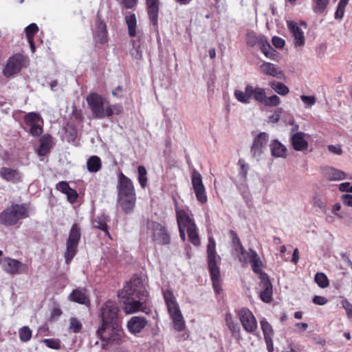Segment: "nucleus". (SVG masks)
Wrapping results in <instances>:
<instances>
[{
    "mask_svg": "<svg viewBox=\"0 0 352 352\" xmlns=\"http://www.w3.org/2000/svg\"><path fill=\"white\" fill-rule=\"evenodd\" d=\"M118 296L122 302V309L126 314L143 311L148 300L146 285L141 278L134 276L118 292Z\"/></svg>",
    "mask_w": 352,
    "mask_h": 352,
    "instance_id": "f257e3e1",
    "label": "nucleus"
},
{
    "mask_svg": "<svg viewBox=\"0 0 352 352\" xmlns=\"http://www.w3.org/2000/svg\"><path fill=\"white\" fill-rule=\"evenodd\" d=\"M118 177V201L124 212L129 213L133 210L136 201L133 183L122 173H120Z\"/></svg>",
    "mask_w": 352,
    "mask_h": 352,
    "instance_id": "f03ea898",
    "label": "nucleus"
},
{
    "mask_svg": "<svg viewBox=\"0 0 352 352\" xmlns=\"http://www.w3.org/2000/svg\"><path fill=\"white\" fill-rule=\"evenodd\" d=\"M207 258L208 265L210 271L211 279L212 281L213 288L217 294H219L221 289L220 285V272L217 265V259L220 257L217 256L216 252V243L213 237L208 239V244L207 246Z\"/></svg>",
    "mask_w": 352,
    "mask_h": 352,
    "instance_id": "7ed1b4c3",
    "label": "nucleus"
},
{
    "mask_svg": "<svg viewBox=\"0 0 352 352\" xmlns=\"http://www.w3.org/2000/svg\"><path fill=\"white\" fill-rule=\"evenodd\" d=\"M163 296L173 320L174 329L177 331H184L186 327L185 321L173 293L169 289H166L163 291Z\"/></svg>",
    "mask_w": 352,
    "mask_h": 352,
    "instance_id": "20e7f679",
    "label": "nucleus"
},
{
    "mask_svg": "<svg viewBox=\"0 0 352 352\" xmlns=\"http://www.w3.org/2000/svg\"><path fill=\"white\" fill-rule=\"evenodd\" d=\"M143 232L152 241L159 245H168L170 242V235L165 226L155 221L147 219Z\"/></svg>",
    "mask_w": 352,
    "mask_h": 352,
    "instance_id": "39448f33",
    "label": "nucleus"
},
{
    "mask_svg": "<svg viewBox=\"0 0 352 352\" xmlns=\"http://www.w3.org/2000/svg\"><path fill=\"white\" fill-rule=\"evenodd\" d=\"M28 217V209L24 204H14L5 209L0 214L1 223L6 226H14L19 220Z\"/></svg>",
    "mask_w": 352,
    "mask_h": 352,
    "instance_id": "423d86ee",
    "label": "nucleus"
},
{
    "mask_svg": "<svg viewBox=\"0 0 352 352\" xmlns=\"http://www.w3.org/2000/svg\"><path fill=\"white\" fill-rule=\"evenodd\" d=\"M98 337L102 341V346L105 344H118L120 343L123 332L120 325L100 324L96 331Z\"/></svg>",
    "mask_w": 352,
    "mask_h": 352,
    "instance_id": "0eeeda50",
    "label": "nucleus"
},
{
    "mask_svg": "<svg viewBox=\"0 0 352 352\" xmlns=\"http://www.w3.org/2000/svg\"><path fill=\"white\" fill-rule=\"evenodd\" d=\"M87 102L94 118L103 119L110 117V111L107 110L105 99L100 95L93 93L87 96Z\"/></svg>",
    "mask_w": 352,
    "mask_h": 352,
    "instance_id": "6e6552de",
    "label": "nucleus"
},
{
    "mask_svg": "<svg viewBox=\"0 0 352 352\" xmlns=\"http://www.w3.org/2000/svg\"><path fill=\"white\" fill-rule=\"evenodd\" d=\"M119 307L115 302L107 301L100 308L99 317L101 324L120 325L119 317Z\"/></svg>",
    "mask_w": 352,
    "mask_h": 352,
    "instance_id": "1a4fd4ad",
    "label": "nucleus"
},
{
    "mask_svg": "<svg viewBox=\"0 0 352 352\" xmlns=\"http://www.w3.org/2000/svg\"><path fill=\"white\" fill-rule=\"evenodd\" d=\"M80 230L76 223L72 225L66 242L65 252V261L69 264L77 252V247L80 239Z\"/></svg>",
    "mask_w": 352,
    "mask_h": 352,
    "instance_id": "9d476101",
    "label": "nucleus"
},
{
    "mask_svg": "<svg viewBox=\"0 0 352 352\" xmlns=\"http://www.w3.org/2000/svg\"><path fill=\"white\" fill-rule=\"evenodd\" d=\"M2 270L10 275L19 274L26 272L28 267L19 261L5 257L0 261Z\"/></svg>",
    "mask_w": 352,
    "mask_h": 352,
    "instance_id": "9b49d317",
    "label": "nucleus"
},
{
    "mask_svg": "<svg viewBox=\"0 0 352 352\" xmlns=\"http://www.w3.org/2000/svg\"><path fill=\"white\" fill-rule=\"evenodd\" d=\"M238 316L243 329L250 333H254L257 329L256 320L253 314L246 308L239 311Z\"/></svg>",
    "mask_w": 352,
    "mask_h": 352,
    "instance_id": "f8f14e48",
    "label": "nucleus"
},
{
    "mask_svg": "<svg viewBox=\"0 0 352 352\" xmlns=\"http://www.w3.org/2000/svg\"><path fill=\"white\" fill-rule=\"evenodd\" d=\"M268 138L269 136L267 133L265 132L260 133L255 137L250 150L252 157L255 158L256 160L261 158L265 149Z\"/></svg>",
    "mask_w": 352,
    "mask_h": 352,
    "instance_id": "ddd939ff",
    "label": "nucleus"
},
{
    "mask_svg": "<svg viewBox=\"0 0 352 352\" xmlns=\"http://www.w3.org/2000/svg\"><path fill=\"white\" fill-rule=\"evenodd\" d=\"M23 60V56L19 54L10 57L3 70V75L9 77L19 72L22 68Z\"/></svg>",
    "mask_w": 352,
    "mask_h": 352,
    "instance_id": "4468645a",
    "label": "nucleus"
},
{
    "mask_svg": "<svg viewBox=\"0 0 352 352\" xmlns=\"http://www.w3.org/2000/svg\"><path fill=\"white\" fill-rule=\"evenodd\" d=\"M287 25L289 32L294 38V45L295 47H302L305 43L304 32L294 21H287Z\"/></svg>",
    "mask_w": 352,
    "mask_h": 352,
    "instance_id": "2eb2a0df",
    "label": "nucleus"
},
{
    "mask_svg": "<svg viewBox=\"0 0 352 352\" xmlns=\"http://www.w3.org/2000/svg\"><path fill=\"white\" fill-rule=\"evenodd\" d=\"M306 136L307 135L304 132H296V133L290 135V142L294 150L303 151L308 148L309 143Z\"/></svg>",
    "mask_w": 352,
    "mask_h": 352,
    "instance_id": "dca6fc26",
    "label": "nucleus"
},
{
    "mask_svg": "<svg viewBox=\"0 0 352 352\" xmlns=\"http://www.w3.org/2000/svg\"><path fill=\"white\" fill-rule=\"evenodd\" d=\"M260 287L263 290L260 292V298L265 302H270L272 296V285L266 274H261Z\"/></svg>",
    "mask_w": 352,
    "mask_h": 352,
    "instance_id": "f3484780",
    "label": "nucleus"
},
{
    "mask_svg": "<svg viewBox=\"0 0 352 352\" xmlns=\"http://www.w3.org/2000/svg\"><path fill=\"white\" fill-rule=\"evenodd\" d=\"M147 12L153 25L157 27L159 14V0H146Z\"/></svg>",
    "mask_w": 352,
    "mask_h": 352,
    "instance_id": "a211bd4d",
    "label": "nucleus"
},
{
    "mask_svg": "<svg viewBox=\"0 0 352 352\" xmlns=\"http://www.w3.org/2000/svg\"><path fill=\"white\" fill-rule=\"evenodd\" d=\"M146 323L144 317L133 316L127 323V328L131 333L136 334L145 327Z\"/></svg>",
    "mask_w": 352,
    "mask_h": 352,
    "instance_id": "6ab92c4d",
    "label": "nucleus"
},
{
    "mask_svg": "<svg viewBox=\"0 0 352 352\" xmlns=\"http://www.w3.org/2000/svg\"><path fill=\"white\" fill-rule=\"evenodd\" d=\"M175 210L179 228H186L187 229L190 227L191 224H195L186 210L180 209L175 206Z\"/></svg>",
    "mask_w": 352,
    "mask_h": 352,
    "instance_id": "aec40b11",
    "label": "nucleus"
},
{
    "mask_svg": "<svg viewBox=\"0 0 352 352\" xmlns=\"http://www.w3.org/2000/svg\"><path fill=\"white\" fill-rule=\"evenodd\" d=\"M68 300L82 305H89V299L85 289H76L69 295Z\"/></svg>",
    "mask_w": 352,
    "mask_h": 352,
    "instance_id": "412c9836",
    "label": "nucleus"
},
{
    "mask_svg": "<svg viewBox=\"0 0 352 352\" xmlns=\"http://www.w3.org/2000/svg\"><path fill=\"white\" fill-rule=\"evenodd\" d=\"M0 177L7 182L13 183L18 182L21 179V175L18 170L7 167L0 169Z\"/></svg>",
    "mask_w": 352,
    "mask_h": 352,
    "instance_id": "4be33fe9",
    "label": "nucleus"
},
{
    "mask_svg": "<svg viewBox=\"0 0 352 352\" xmlns=\"http://www.w3.org/2000/svg\"><path fill=\"white\" fill-rule=\"evenodd\" d=\"M94 40L99 43H104L107 41L106 24L98 19L94 34Z\"/></svg>",
    "mask_w": 352,
    "mask_h": 352,
    "instance_id": "5701e85b",
    "label": "nucleus"
},
{
    "mask_svg": "<svg viewBox=\"0 0 352 352\" xmlns=\"http://www.w3.org/2000/svg\"><path fill=\"white\" fill-rule=\"evenodd\" d=\"M323 172L327 179L331 181L342 180L346 178V174L344 171L333 167H326Z\"/></svg>",
    "mask_w": 352,
    "mask_h": 352,
    "instance_id": "b1692460",
    "label": "nucleus"
},
{
    "mask_svg": "<svg viewBox=\"0 0 352 352\" xmlns=\"http://www.w3.org/2000/svg\"><path fill=\"white\" fill-rule=\"evenodd\" d=\"M270 150L272 155L274 157H283L285 158L287 156V148L281 144L278 140H274L271 142Z\"/></svg>",
    "mask_w": 352,
    "mask_h": 352,
    "instance_id": "393cba45",
    "label": "nucleus"
},
{
    "mask_svg": "<svg viewBox=\"0 0 352 352\" xmlns=\"http://www.w3.org/2000/svg\"><path fill=\"white\" fill-rule=\"evenodd\" d=\"M261 70L266 75L272 76L274 77L280 78L282 76V72L279 68L274 64L264 62L260 66Z\"/></svg>",
    "mask_w": 352,
    "mask_h": 352,
    "instance_id": "a878e982",
    "label": "nucleus"
},
{
    "mask_svg": "<svg viewBox=\"0 0 352 352\" xmlns=\"http://www.w3.org/2000/svg\"><path fill=\"white\" fill-rule=\"evenodd\" d=\"M248 89L250 92L251 98H253L256 101L263 104L266 98V92L263 88L248 85Z\"/></svg>",
    "mask_w": 352,
    "mask_h": 352,
    "instance_id": "bb28decb",
    "label": "nucleus"
},
{
    "mask_svg": "<svg viewBox=\"0 0 352 352\" xmlns=\"http://www.w3.org/2000/svg\"><path fill=\"white\" fill-rule=\"evenodd\" d=\"M40 146L38 153L41 156L45 155L50 152L52 145V137L50 135H44L40 138Z\"/></svg>",
    "mask_w": 352,
    "mask_h": 352,
    "instance_id": "cd10ccee",
    "label": "nucleus"
},
{
    "mask_svg": "<svg viewBox=\"0 0 352 352\" xmlns=\"http://www.w3.org/2000/svg\"><path fill=\"white\" fill-rule=\"evenodd\" d=\"M250 254L252 261L250 263H252V270L254 273L259 274L260 278H261V274H263L262 272L263 263L256 252H251Z\"/></svg>",
    "mask_w": 352,
    "mask_h": 352,
    "instance_id": "c85d7f7f",
    "label": "nucleus"
},
{
    "mask_svg": "<svg viewBox=\"0 0 352 352\" xmlns=\"http://www.w3.org/2000/svg\"><path fill=\"white\" fill-rule=\"evenodd\" d=\"M87 169L91 173H96L101 168L100 158L96 155L89 157L87 162Z\"/></svg>",
    "mask_w": 352,
    "mask_h": 352,
    "instance_id": "c756f323",
    "label": "nucleus"
},
{
    "mask_svg": "<svg viewBox=\"0 0 352 352\" xmlns=\"http://www.w3.org/2000/svg\"><path fill=\"white\" fill-rule=\"evenodd\" d=\"M235 98L240 102L243 104H249L250 102L251 95L248 89V85L245 87V91L236 89L234 92Z\"/></svg>",
    "mask_w": 352,
    "mask_h": 352,
    "instance_id": "7c9ffc66",
    "label": "nucleus"
},
{
    "mask_svg": "<svg viewBox=\"0 0 352 352\" xmlns=\"http://www.w3.org/2000/svg\"><path fill=\"white\" fill-rule=\"evenodd\" d=\"M126 23L129 29V34L131 36L136 35L137 20L135 14H130L125 17Z\"/></svg>",
    "mask_w": 352,
    "mask_h": 352,
    "instance_id": "2f4dec72",
    "label": "nucleus"
},
{
    "mask_svg": "<svg viewBox=\"0 0 352 352\" xmlns=\"http://www.w3.org/2000/svg\"><path fill=\"white\" fill-rule=\"evenodd\" d=\"M92 226L94 228H98L103 231L107 236H109L108 226L104 217H97L92 221Z\"/></svg>",
    "mask_w": 352,
    "mask_h": 352,
    "instance_id": "473e14b6",
    "label": "nucleus"
},
{
    "mask_svg": "<svg viewBox=\"0 0 352 352\" xmlns=\"http://www.w3.org/2000/svg\"><path fill=\"white\" fill-rule=\"evenodd\" d=\"M189 240L190 242L198 246L200 244V240L197 232V228L195 224H191L190 227L186 229Z\"/></svg>",
    "mask_w": 352,
    "mask_h": 352,
    "instance_id": "72a5a7b5",
    "label": "nucleus"
},
{
    "mask_svg": "<svg viewBox=\"0 0 352 352\" xmlns=\"http://www.w3.org/2000/svg\"><path fill=\"white\" fill-rule=\"evenodd\" d=\"M240 253L239 256V260L243 265H246L252 261L251 258V252H255L252 249H249L248 251L245 250L242 245L239 244V250L238 251Z\"/></svg>",
    "mask_w": 352,
    "mask_h": 352,
    "instance_id": "f704fd0d",
    "label": "nucleus"
},
{
    "mask_svg": "<svg viewBox=\"0 0 352 352\" xmlns=\"http://www.w3.org/2000/svg\"><path fill=\"white\" fill-rule=\"evenodd\" d=\"M259 46L263 53L267 58H272L276 52V51L273 50L270 44L267 42L265 36H263V39L260 42Z\"/></svg>",
    "mask_w": 352,
    "mask_h": 352,
    "instance_id": "c9c22d12",
    "label": "nucleus"
},
{
    "mask_svg": "<svg viewBox=\"0 0 352 352\" xmlns=\"http://www.w3.org/2000/svg\"><path fill=\"white\" fill-rule=\"evenodd\" d=\"M264 36L256 35L254 32H249L246 36V43L250 47H253L256 45L260 44V42L263 39Z\"/></svg>",
    "mask_w": 352,
    "mask_h": 352,
    "instance_id": "e433bc0d",
    "label": "nucleus"
},
{
    "mask_svg": "<svg viewBox=\"0 0 352 352\" xmlns=\"http://www.w3.org/2000/svg\"><path fill=\"white\" fill-rule=\"evenodd\" d=\"M261 329L263 330L264 337H265V341L267 343V349L270 350V346H269L268 338H271L272 333H273L272 326L270 324V323L268 322H267L265 320L261 321Z\"/></svg>",
    "mask_w": 352,
    "mask_h": 352,
    "instance_id": "4c0bfd02",
    "label": "nucleus"
},
{
    "mask_svg": "<svg viewBox=\"0 0 352 352\" xmlns=\"http://www.w3.org/2000/svg\"><path fill=\"white\" fill-rule=\"evenodd\" d=\"M270 86L277 94L281 96H286L289 91V88L280 82H272L270 83Z\"/></svg>",
    "mask_w": 352,
    "mask_h": 352,
    "instance_id": "58836bf2",
    "label": "nucleus"
},
{
    "mask_svg": "<svg viewBox=\"0 0 352 352\" xmlns=\"http://www.w3.org/2000/svg\"><path fill=\"white\" fill-rule=\"evenodd\" d=\"M314 5L313 10L316 14H322L329 3V0H312Z\"/></svg>",
    "mask_w": 352,
    "mask_h": 352,
    "instance_id": "ea45409f",
    "label": "nucleus"
},
{
    "mask_svg": "<svg viewBox=\"0 0 352 352\" xmlns=\"http://www.w3.org/2000/svg\"><path fill=\"white\" fill-rule=\"evenodd\" d=\"M314 280L317 285L322 289L327 287L329 285L327 276L322 272L316 273L315 274Z\"/></svg>",
    "mask_w": 352,
    "mask_h": 352,
    "instance_id": "a19ab883",
    "label": "nucleus"
},
{
    "mask_svg": "<svg viewBox=\"0 0 352 352\" xmlns=\"http://www.w3.org/2000/svg\"><path fill=\"white\" fill-rule=\"evenodd\" d=\"M138 182L142 188H144L147 184V171L144 166H139L138 168Z\"/></svg>",
    "mask_w": 352,
    "mask_h": 352,
    "instance_id": "79ce46f5",
    "label": "nucleus"
},
{
    "mask_svg": "<svg viewBox=\"0 0 352 352\" xmlns=\"http://www.w3.org/2000/svg\"><path fill=\"white\" fill-rule=\"evenodd\" d=\"M19 334L20 340L26 342L31 339L32 331L28 326H24L19 329Z\"/></svg>",
    "mask_w": 352,
    "mask_h": 352,
    "instance_id": "37998d69",
    "label": "nucleus"
},
{
    "mask_svg": "<svg viewBox=\"0 0 352 352\" xmlns=\"http://www.w3.org/2000/svg\"><path fill=\"white\" fill-rule=\"evenodd\" d=\"M239 164L240 165L239 177L241 180L245 181L249 170V165L242 159L239 160Z\"/></svg>",
    "mask_w": 352,
    "mask_h": 352,
    "instance_id": "c03bdc74",
    "label": "nucleus"
},
{
    "mask_svg": "<svg viewBox=\"0 0 352 352\" xmlns=\"http://www.w3.org/2000/svg\"><path fill=\"white\" fill-rule=\"evenodd\" d=\"M192 184L193 188L204 187L202 182L201 174L196 170H194L192 175Z\"/></svg>",
    "mask_w": 352,
    "mask_h": 352,
    "instance_id": "a18cd8bd",
    "label": "nucleus"
},
{
    "mask_svg": "<svg viewBox=\"0 0 352 352\" xmlns=\"http://www.w3.org/2000/svg\"><path fill=\"white\" fill-rule=\"evenodd\" d=\"M38 31L36 23H31L25 28V34L29 42H32L34 35Z\"/></svg>",
    "mask_w": 352,
    "mask_h": 352,
    "instance_id": "49530a36",
    "label": "nucleus"
},
{
    "mask_svg": "<svg viewBox=\"0 0 352 352\" xmlns=\"http://www.w3.org/2000/svg\"><path fill=\"white\" fill-rule=\"evenodd\" d=\"M69 329L74 333H79L82 329V323L76 318H71Z\"/></svg>",
    "mask_w": 352,
    "mask_h": 352,
    "instance_id": "de8ad7c7",
    "label": "nucleus"
},
{
    "mask_svg": "<svg viewBox=\"0 0 352 352\" xmlns=\"http://www.w3.org/2000/svg\"><path fill=\"white\" fill-rule=\"evenodd\" d=\"M280 103V98L276 95H274L270 97L266 96L263 104L267 107H276L278 106Z\"/></svg>",
    "mask_w": 352,
    "mask_h": 352,
    "instance_id": "09e8293b",
    "label": "nucleus"
},
{
    "mask_svg": "<svg viewBox=\"0 0 352 352\" xmlns=\"http://www.w3.org/2000/svg\"><path fill=\"white\" fill-rule=\"evenodd\" d=\"M232 336L237 340H241V329L239 325L236 322H233L227 325Z\"/></svg>",
    "mask_w": 352,
    "mask_h": 352,
    "instance_id": "8fccbe9b",
    "label": "nucleus"
},
{
    "mask_svg": "<svg viewBox=\"0 0 352 352\" xmlns=\"http://www.w3.org/2000/svg\"><path fill=\"white\" fill-rule=\"evenodd\" d=\"M196 195L197 199L201 203L204 204L207 201V197L206 195L205 188H193Z\"/></svg>",
    "mask_w": 352,
    "mask_h": 352,
    "instance_id": "3c124183",
    "label": "nucleus"
},
{
    "mask_svg": "<svg viewBox=\"0 0 352 352\" xmlns=\"http://www.w3.org/2000/svg\"><path fill=\"white\" fill-rule=\"evenodd\" d=\"M107 110L110 111V116L113 115H120L123 111V107L120 104H107Z\"/></svg>",
    "mask_w": 352,
    "mask_h": 352,
    "instance_id": "603ef678",
    "label": "nucleus"
},
{
    "mask_svg": "<svg viewBox=\"0 0 352 352\" xmlns=\"http://www.w3.org/2000/svg\"><path fill=\"white\" fill-rule=\"evenodd\" d=\"M41 118L40 115L38 113L34 112L28 113L25 116V121L28 124H35V122H37Z\"/></svg>",
    "mask_w": 352,
    "mask_h": 352,
    "instance_id": "864d4df0",
    "label": "nucleus"
},
{
    "mask_svg": "<svg viewBox=\"0 0 352 352\" xmlns=\"http://www.w3.org/2000/svg\"><path fill=\"white\" fill-rule=\"evenodd\" d=\"M342 209V205L340 203H336L332 205L331 208V214L339 219H342L344 215L342 213L339 212Z\"/></svg>",
    "mask_w": 352,
    "mask_h": 352,
    "instance_id": "5fc2aeb1",
    "label": "nucleus"
},
{
    "mask_svg": "<svg viewBox=\"0 0 352 352\" xmlns=\"http://www.w3.org/2000/svg\"><path fill=\"white\" fill-rule=\"evenodd\" d=\"M43 342L45 344V345L53 349H58L60 347V344L58 340L54 339H44Z\"/></svg>",
    "mask_w": 352,
    "mask_h": 352,
    "instance_id": "6e6d98bb",
    "label": "nucleus"
},
{
    "mask_svg": "<svg viewBox=\"0 0 352 352\" xmlns=\"http://www.w3.org/2000/svg\"><path fill=\"white\" fill-rule=\"evenodd\" d=\"M300 98L302 101L309 107H312L316 103V98L312 96L302 95Z\"/></svg>",
    "mask_w": 352,
    "mask_h": 352,
    "instance_id": "4d7b16f0",
    "label": "nucleus"
},
{
    "mask_svg": "<svg viewBox=\"0 0 352 352\" xmlns=\"http://www.w3.org/2000/svg\"><path fill=\"white\" fill-rule=\"evenodd\" d=\"M30 126L31 127H30V132L32 135H33L34 137H37V136H39L42 133L43 129L39 124H30Z\"/></svg>",
    "mask_w": 352,
    "mask_h": 352,
    "instance_id": "13d9d810",
    "label": "nucleus"
},
{
    "mask_svg": "<svg viewBox=\"0 0 352 352\" xmlns=\"http://www.w3.org/2000/svg\"><path fill=\"white\" fill-rule=\"evenodd\" d=\"M56 189L61 192L66 194L70 189V186L67 182L61 181L56 184Z\"/></svg>",
    "mask_w": 352,
    "mask_h": 352,
    "instance_id": "bf43d9fd",
    "label": "nucleus"
},
{
    "mask_svg": "<svg viewBox=\"0 0 352 352\" xmlns=\"http://www.w3.org/2000/svg\"><path fill=\"white\" fill-rule=\"evenodd\" d=\"M131 54L135 59H141L142 57V52L140 47L136 46L134 43L133 49L131 50Z\"/></svg>",
    "mask_w": 352,
    "mask_h": 352,
    "instance_id": "052dcab7",
    "label": "nucleus"
},
{
    "mask_svg": "<svg viewBox=\"0 0 352 352\" xmlns=\"http://www.w3.org/2000/svg\"><path fill=\"white\" fill-rule=\"evenodd\" d=\"M342 305L345 309L348 318L352 320V305L347 300H343L342 301Z\"/></svg>",
    "mask_w": 352,
    "mask_h": 352,
    "instance_id": "680f3d73",
    "label": "nucleus"
},
{
    "mask_svg": "<svg viewBox=\"0 0 352 352\" xmlns=\"http://www.w3.org/2000/svg\"><path fill=\"white\" fill-rule=\"evenodd\" d=\"M65 195H67V200L72 204L74 203L78 197L76 190L72 188Z\"/></svg>",
    "mask_w": 352,
    "mask_h": 352,
    "instance_id": "e2e57ef3",
    "label": "nucleus"
},
{
    "mask_svg": "<svg viewBox=\"0 0 352 352\" xmlns=\"http://www.w3.org/2000/svg\"><path fill=\"white\" fill-rule=\"evenodd\" d=\"M313 205L323 211L326 209V204L318 196H315L313 198Z\"/></svg>",
    "mask_w": 352,
    "mask_h": 352,
    "instance_id": "0e129e2a",
    "label": "nucleus"
},
{
    "mask_svg": "<svg viewBox=\"0 0 352 352\" xmlns=\"http://www.w3.org/2000/svg\"><path fill=\"white\" fill-rule=\"evenodd\" d=\"M283 112L282 108L277 109L274 113L269 117V120L271 122L276 123L279 121L280 114Z\"/></svg>",
    "mask_w": 352,
    "mask_h": 352,
    "instance_id": "69168bd1",
    "label": "nucleus"
},
{
    "mask_svg": "<svg viewBox=\"0 0 352 352\" xmlns=\"http://www.w3.org/2000/svg\"><path fill=\"white\" fill-rule=\"evenodd\" d=\"M338 189L341 192L352 193V184L350 182H343L339 184Z\"/></svg>",
    "mask_w": 352,
    "mask_h": 352,
    "instance_id": "338daca9",
    "label": "nucleus"
},
{
    "mask_svg": "<svg viewBox=\"0 0 352 352\" xmlns=\"http://www.w3.org/2000/svg\"><path fill=\"white\" fill-rule=\"evenodd\" d=\"M341 200L344 206L352 208V195L344 194L341 197Z\"/></svg>",
    "mask_w": 352,
    "mask_h": 352,
    "instance_id": "774afa93",
    "label": "nucleus"
}]
</instances>
